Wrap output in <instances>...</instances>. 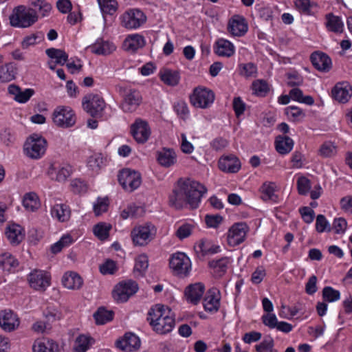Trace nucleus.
<instances>
[{
  "mask_svg": "<svg viewBox=\"0 0 352 352\" xmlns=\"http://www.w3.org/2000/svg\"><path fill=\"white\" fill-rule=\"evenodd\" d=\"M192 228V225L184 223L178 228L175 234L179 239L182 240L191 234Z\"/></svg>",
  "mask_w": 352,
  "mask_h": 352,
  "instance_id": "obj_62",
  "label": "nucleus"
},
{
  "mask_svg": "<svg viewBox=\"0 0 352 352\" xmlns=\"http://www.w3.org/2000/svg\"><path fill=\"white\" fill-rule=\"evenodd\" d=\"M50 278L47 272L40 270L32 271L28 276L30 286L32 289L41 292H44L50 286Z\"/></svg>",
  "mask_w": 352,
  "mask_h": 352,
  "instance_id": "obj_14",
  "label": "nucleus"
},
{
  "mask_svg": "<svg viewBox=\"0 0 352 352\" xmlns=\"http://www.w3.org/2000/svg\"><path fill=\"white\" fill-rule=\"evenodd\" d=\"M322 298L329 302H335L340 298V293L338 290L331 287L327 286L322 289Z\"/></svg>",
  "mask_w": 352,
  "mask_h": 352,
  "instance_id": "obj_53",
  "label": "nucleus"
},
{
  "mask_svg": "<svg viewBox=\"0 0 352 352\" xmlns=\"http://www.w3.org/2000/svg\"><path fill=\"white\" fill-rule=\"evenodd\" d=\"M18 260L10 253L5 252L0 255V267L8 272H14L19 266Z\"/></svg>",
  "mask_w": 352,
  "mask_h": 352,
  "instance_id": "obj_32",
  "label": "nucleus"
},
{
  "mask_svg": "<svg viewBox=\"0 0 352 352\" xmlns=\"http://www.w3.org/2000/svg\"><path fill=\"white\" fill-rule=\"evenodd\" d=\"M291 99L298 102L311 105L314 102V98L310 96H304L302 91L299 88H293L289 91Z\"/></svg>",
  "mask_w": 352,
  "mask_h": 352,
  "instance_id": "obj_46",
  "label": "nucleus"
},
{
  "mask_svg": "<svg viewBox=\"0 0 352 352\" xmlns=\"http://www.w3.org/2000/svg\"><path fill=\"white\" fill-rule=\"evenodd\" d=\"M111 225L104 222H100L94 226L93 231L94 234L101 241L107 239L111 230Z\"/></svg>",
  "mask_w": 352,
  "mask_h": 352,
  "instance_id": "obj_45",
  "label": "nucleus"
},
{
  "mask_svg": "<svg viewBox=\"0 0 352 352\" xmlns=\"http://www.w3.org/2000/svg\"><path fill=\"white\" fill-rule=\"evenodd\" d=\"M9 19L12 26L25 28L32 26L38 21V14L33 8L20 5L13 9Z\"/></svg>",
  "mask_w": 352,
  "mask_h": 352,
  "instance_id": "obj_3",
  "label": "nucleus"
},
{
  "mask_svg": "<svg viewBox=\"0 0 352 352\" xmlns=\"http://www.w3.org/2000/svg\"><path fill=\"white\" fill-rule=\"evenodd\" d=\"M146 45L144 37L139 34H133L128 35L124 41V47L125 50L131 52H135L138 49L142 48Z\"/></svg>",
  "mask_w": 352,
  "mask_h": 352,
  "instance_id": "obj_26",
  "label": "nucleus"
},
{
  "mask_svg": "<svg viewBox=\"0 0 352 352\" xmlns=\"http://www.w3.org/2000/svg\"><path fill=\"white\" fill-rule=\"evenodd\" d=\"M297 187L298 193L305 195L311 188L310 181L305 177H300L298 179Z\"/></svg>",
  "mask_w": 352,
  "mask_h": 352,
  "instance_id": "obj_59",
  "label": "nucleus"
},
{
  "mask_svg": "<svg viewBox=\"0 0 352 352\" xmlns=\"http://www.w3.org/2000/svg\"><path fill=\"white\" fill-rule=\"evenodd\" d=\"M206 191V187L197 181L189 178L179 179L177 187L170 196V202L177 209H181L186 205L197 208Z\"/></svg>",
  "mask_w": 352,
  "mask_h": 352,
  "instance_id": "obj_1",
  "label": "nucleus"
},
{
  "mask_svg": "<svg viewBox=\"0 0 352 352\" xmlns=\"http://www.w3.org/2000/svg\"><path fill=\"white\" fill-rule=\"evenodd\" d=\"M62 283L65 287L69 289H78L83 283L82 278L76 273H65L62 278Z\"/></svg>",
  "mask_w": 352,
  "mask_h": 352,
  "instance_id": "obj_31",
  "label": "nucleus"
},
{
  "mask_svg": "<svg viewBox=\"0 0 352 352\" xmlns=\"http://www.w3.org/2000/svg\"><path fill=\"white\" fill-rule=\"evenodd\" d=\"M248 30V24L244 17L236 15L234 16L228 23V32L235 36H243Z\"/></svg>",
  "mask_w": 352,
  "mask_h": 352,
  "instance_id": "obj_21",
  "label": "nucleus"
},
{
  "mask_svg": "<svg viewBox=\"0 0 352 352\" xmlns=\"http://www.w3.org/2000/svg\"><path fill=\"white\" fill-rule=\"evenodd\" d=\"M138 290V285L136 282L129 280L125 282L119 283L114 287L112 296L113 299L118 303L126 302L129 298L135 294Z\"/></svg>",
  "mask_w": 352,
  "mask_h": 352,
  "instance_id": "obj_11",
  "label": "nucleus"
},
{
  "mask_svg": "<svg viewBox=\"0 0 352 352\" xmlns=\"http://www.w3.org/2000/svg\"><path fill=\"white\" fill-rule=\"evenodd\" d=\"M169 265L173 274L180 278L188 276L191 270L190 260L183 252L173 254L170 259Z\"/></svg>",
  "mask_w": 352,
  "mask_h": 352,
  "instance_id": "obj_7",
  "label": "nucleus"
},
{
  "mask_svg": "<svg viewBox=\"0 0 352 352\" xmlns=\"http://www.w3.org/2000/svg\"><path fill=\"white\" fill-rule=\"evenodd\" d=\"M8 91L10 95L14 96V100L19 103H25L34 95V91L32 89H25L22 91L21 89L12 84L8 86Z\"/></svg>",
  "mask_w": 352,
  "mask_h": 352,
  "instance_id": "obj_28",
  "label": "nucleus"
},
{
  "mask_svg": "<svg viewBox=\"0 0 352 352\" xmlns=\"http://www.w3.org/2000/svg\"><path fill=\"white\" fill-rule=\"evenodd\" d=\"M252 89L257 96H263L268 92L269 87L265 80H257L253 82Z\"/></svg>",
  "mask_w": 352,
  "mask_h": 352,
  "instance_id": "obj_55",
  "label": "nucleus"
},
{
  "mask_svg": "<svg viewBox=\"0 0 352 352\" xmlns=\"http://www.w3.org/2000/svg\"><path fill=\"white\" fill-rule=\"evenodd\" d=\"M294 141L288 136H278L275 140L277 152L281 155L289 153L293 148Z\"/></svg>",
  "mask_w": 352,
  "mask_h": 352,
  "instance_id": "obj_33",
  "label": "nucleus"
},
{
  "mask_svg": "<svg viewBox=\"0 0 352 352\" xmlns=\"http://www.w3.org/2000/svg\"><path fill=\"white\" fill-rule=\"evenodd\" d=\"M285 113L290 120L299 122L305 117L303 111L296 106H289L285 109Z\"/></svg>",
  "mask_w": 352,
  "mask_h": 352,
  "instance_id": "obj_50",
  "label": "nucleus"
},
{
  "mask_svg": "<svg viewBox=\"0 0 352 352\" xmlns=\"http://www.w3.org/2000/svg\"><path fill=\"white\" fill-rule=\"evenodd\" d=\"M161 80L169 86H175L178 85L180 76L177 71H172L170 69H164L160 73Z\"/></svg>",
  "mask_w": 352,
  "mask_h": 352,
  "instance_id": "obj_41",
  "label": "nucleus"
},
{
  "mask_svg": "<svg viewBox=\"0 0 352 352\" xmlns=\"http://www.w3.org/2000/svg\"><path fill=\"white\" fill-rule=\"evenodd\" d=\"M6 236L12 244H19L24 237L22 228L17 224H12L8 227Z\"/></svg>",
  "mask_w": 352,
  "mask_h": 352,
  "instance_id": "obj_36",
  "label": "nucleus"
},
{
  "mask_svg": "<svg viewBox=\"0 0 352 352\" xmlns=\"http://www.w3.org/2000/svg\"><path fill=\"white\" fill-rule=\"evenodd\" d=\"M316 229L318 232H329L331 230L330 224L323 214H318L317 216Z\"/></svg>",
  "mask_w": 352,
  "mask_h": 352,
  "instance_id": "obj_57",
  "label": "nucleus"
},
{
  "mask_svg": "<svg viewBox=\"0 0 352 352\" xmlns=\"http://www.w3.org/2000/svg\"><path fill=\"white\" fill-rule=\"evenodd\" d=\"M157 162L164 168H169L177 163V154L173 149L163 148L157 152Z\"/></svg>",
  "mask_w": 352,
  "mask_h": 352,
  "instance_id": "obj_23",
  "label": "nucleus"
},
{
  "mask_svg": "<svg viewBox=\"0 0 352 352\" xmlns=\"http://www.w3.org/2000/svg\"><path fill=\"white\" fill-rule=\"evenodd\" d=\"M122 27L129 30H137L144 25L147 17L146 14L138 8H131L126 10L120 16Z\"/></svg>",
  "mask_w": 352,
  "mask_h": 352,
  "instance_id": "obj_5",
  "label": "nucleus"
},
{
  "mask_svg": "<svg viewBox=\"0 0 352 352\" xmlns=\"http://www.w3.org/2000/svg\"><path fill=\"white\" fill-rule=\"evenodd\" d=\"M131 134L138 143L146 142L151 135V128L146 121L137 119L131 127Z\"/></svg>",
  "mask_w": 352,
  "mask_h": 352,
  "instance_id": "obj_17",
  "label": "nucleus"
},
{
  "mask_svg": "<svg viewBox=\"0 0 352 352\" xmlns=\"http://www.w3.org/2000/svg\"><path fill=\"white\" fill-rule=\"evenodd\" d=\"M219 167L224 172L236 173L241 168V163L236 156L230 155L219 159Z\"/></svg>",
  "mask_w": 352,
  "mask_h": 352,
  "instance_id": "obj_25",
  "label": "nucleus"
},
{
  "mask_svg": "<svg viewBox=\"0 0 352 352\" xmlns=\"http://www.w3.org/2000/svg\"><path fill=\"white\" fill-rule=\"evenodd\" d=\"M87 49L98 55H107L116 50V46L109 42L98 39L94 44L88 46Z\"/></svg>",
  "mask_w": 352,
  "mask_h": 352,
  "instance_id": "obj_29",
  "label": "nucleus"
},
{
  "mask_svg": "<svg viewBox=\"0 0 352 352\" xmlns=\"http://www.w3.org/2000/svg\"><path fill=\"white\" fill-rule=\"evenodd\" d=\"M46 54L52 59H55L56 63L64 65L68 60V54L63 50L49 48L45 50Z\"/></svg>",
  "mask_w": 352,
  "mask_h": 352,
  "instance_id": "obj_42",
  "label": "nucleus"
},
{
  "mask_svg": "<svg viewBox=\"0 0 352 352\" xmlns=\"http://www.w3.org/2000/svg\"><path fill=\"white\" fill-rule=\"evenodd\" d=\"M214 100V92L205 87H198L194 89L190 96V102L196 108L207 109Z\"/></svg>",
  "mask_w": 352,
  "mask_h": 352,
  "instance_id": "obj_8",
  "label": "nucleus"
},
{
  "mask_svg": "<svg viewBox=\"0 0 352 352\" xmlns=\"http://www.w3.org/2000/svg\"><path fill=\"white\" fill-rule=\"evenodd\" d=\"M195 250L204 256L217 253L219 252V246L212 245L210 241L203 239L195 246Z\"/></svg>",
  "mask_w": 352,
  "mask_h": 352,
  "instance_id": "obj_35",
  "label": "nucleus"
},
{
  "mask_svg": "<svg viewBox=\"0 0 352 352\" xmlns=\"http://www.w3.org/2000/svg\"><path fill=\"white\" fill-rule=\"evenodd\" d=\"M256 73V67L252 63L243 64L240 66V74L246 77L254 76Z\"/></svg>",
  "mask_w": 352,
  "mask_h": 352,
  "instance_id": "obj_60",
  "label": "nucleus"
},
{
  "mask_svg": "<svg viewBox=\"0 0 352 352\" xmlns=\"http://www.w3.org/2000/svg\"><path fill=\"white\" fill-rule=\"evenodd\" d=\"M94 317L97 324H104L113 320V312L108 311L104 307H100L94 314Z\"/></svg>",
  "mask_w": 352,
  "mask_h": 352,
  "instance_id": "obj_48",
  "label": "nucleus"
},
{
  "mask_svg": "<svg viewBox=\"0 0 352 352\" xmlns=\"http://www.w3.org/2000/svg\"><path fill=\"white\" fill-rule=\"evenodd\" d=\"M228 263V258L225 257L216 261L213 260L209 263V265L219 276H222L226 272Z\"/></svg>",
  "mask_w": 352,
  "mask_h": 352,
  "instance_id": "obj_52",
  "label": "nucleus"
},
{
  "mask_svg": "<svg viewBox=\"0 0 352 352\" xmlns=\"http://www.w3.org/2000/svg\"><path fill=\"white\" fill-rule=\"evenodd\" d=\"M276 185L273 182H265L261 187V198L264 201L276 202L277 195L274 193Z\"/></svg>",
  "mask_w": 352,
  "mask_h": 352,
  "instance_id": "obj_40",
  "label": "nucleus"
},
{
  "mask_svg": "<svg viewBox=\"0 0 352 352\" xmlns=\"http://www.w3.org/2000/svg\"><path fill=\"white\" fill-rule=\"evenodd\" d=\"M204 309L210 313L217 312L220 306V293L216 288L210 289L203 302Z\"/></svg>",
  "mask_w": 352,
  "mask_h": 352,
  "instance_id": "obj_22",
  "label": "nucleus"
},
{
  "mask_svg": "<svg viewBox=\"0 0 352 352\" xmlns=\"http://www.w3.org/2000/svg\"><path fill=\"white\" fill-rule=\"evenodd\" d=\"M287 84L289 87L299 86L302 84V77L296 72L287 74Z\"/></svg>",
  "mask_w": 352,
  "mask_h": 352,
  "instance_id": "obj_61",
  "label": "nucleus"
},
{
  "mask_svg": "<svg viewBox=\"0 0 352 352\" xmlns=\"http://www.w3.org/2000/svg\"><path fill=\"white\" fill-rule=\"evenodd\" d=\"M155 234L154 226L147 223L133 229L131 237L135 245H145L153 238Z\"/></svg>",
  "mask_w": 352,
  "mask_h": 352,
  "instance_id": "obj_13",
  "label": "nucleus"
},
{
  "mask_svg": "<svg viewBox=\"0 0 352 352\" xmlns=\"http://www.w3.org/2000/svg\"><path fill=\"white\" fill-rule=\"evenodd\" d=\"M214 52L220 56L230 57L234 54V46L229 41L219 38L214 46Z\"/></svg>",
  "mask_w": 352,
  "mask_h": 352,
  "instance_id": "obj_30",
  "label": "nucleus"
},
{
  "mask_svg": "<svg viewBox=\"0 0 352 352\" xmlns=\"http://www.w3.org/2000/svg\"><path fill=\"white\" fill-rule=\"evenodd\" d=\"M19 324V317L12 310L4 309L0 311V327L3 331H13L18 328Z\"/></svg>",
  "mask_w": 352,
  "mask_h": 352,
  "instance_id": "obj_18",
  "label": "nucleus"
},
{
  "mask_svg": "<svg viewBox=\"0 0 352 352\" xmlns=\"http://www.w3.org/2000/svg\"><path fill=\"white\" fill-rule=\"evenodd\" d=\"M52 216L56 218L59 221L64 222L70 217L69 207L65 204H56L51 210Z\"/></svg>",
  "mask_w": 352,
  "mask_h": 352,
  "instance_id": "obj_39",
  "label": "nucleus"
},
{
  "mask_svg": "<svg viewBox=\"0 0 352 352\" xmlns=\"http://www.w3.org/2000/svg\"><path fill=\"white\" fill-rule=\"evenodd\" d=\"M326 26L328 30L333 32H342L343 30V23L340 18L334 16L332 14H329L326 16Z\"/></svg>",
  "mask_w": 352,
  "mask_h": 352,
  "instance_id": "obj_43",
  "label": "nucleus"
},
{
  "mask_svg": "<svg viewBox=\"0 0 352 352\" xmlns=\"http://www.w3.org/2000/svg\"><path fill=\"white\" fill-rule=\"evenodd\" d=\"M16 67L12 63L0 66V83L8 82L15 78Z\"/></svg>",
  "mask_w": 352,
  "mask_h": 352,
  "instance_id": "obj_34",
  "label": "nucleus"
},
{
  "mask_svg": "<svg viewBox=\"0 0 352 352\" xmlns=\"http://www.w3.org/2000/svg\"><path fill=\"white\" fill-rule=\"evenodd\" d=\"M274 340L271 337L265 338L259 344L256 345L257 352H270L274 349Z\"/></svg>",
  "mask_w": 352,
  "mask_h": 352,
  "instance_id": "obj_58",
  "label": "nucleus"
},
{
  "mask_svg": "<svg viewBox=\"0 0 352 352\" xmlns=\"http://www.w3.org/2000/svg\"><path fill=\"white\" fill-rule=\"evenodd\" d=\"M46 140L37 134H33L25 142L24 144V153L30 158L39 159L46 150Z\"/></svg>",
  "mask_w": 352,
  "mask_h": 352,
  "instance_id": "obj_6",
  "label": "nucleus"
},
{
  "mask_svg": "<svg viewBox=\"0 0 352 352\" xmlns=\"http://www.w3.org/2000/svg\"><path fill=\"white\" fill-rule=\"evenodd\" d=\"M30 8L36 10L38 16L45 17L49 15L52 10V5L46 0H30Z\"/></svg>",
  "mask_w": 352,
  "mask_h": 352,
  "instance_id": "obj_37",
  "label": "nucleus"
},
{
  "mask_svg": "<svg viewBox=\"0 0 352 352\" xmlns=\"http://www.w3.org/2000/svg\"><path fill=\"white\" fill-rule=\"evenodd\" d=\"M54 124L60 127L69 128L76 123V116L74 111L69 107H57L52 114Z\"/></svg>",
  "mask_w": 352,
  "mask_h": 352,
  "instance_id": "obj_9",
  "label": "nucleus"
},
{
  "mask_svg": "<svg viewBox=\"0 0 352 352\" xmlns=\"http://www.w3.org/2000/svg\"><path fill=\"white\" fill-rule=\"evenodd\" d=\"M72 173V167L66 163L53 162L50 164L47 174L52 179L63 182L67 180Z\"/></svg>",
  "mask_w": 352,
  "mask_h": 352,
  "instance_id": "obj_16",
  "label": "nucleus"
},
{
  "mask_svg": "<svg viewBox=\"0 0 352 352\" xmlns=\"http://www.w3.org/2000/svg\"><path fill=\"white\" fill-rule=\"evenodd\" d=\"M331 93L336 100L345 103L352 96V87L347 82H338L333 88Z\"/></svg>",
  "mask_w": 352,
  "mask_h": 352,
  "instance_id": "obj_20",
  "label": "nucleus"
},
{
  "mask_svg": "<svg viewBox=\"0 0 352 352\" xmlns=\"http://www.w3.org/2000/svg\"><path fill=\"white\" fill-rule=\"evenodd\" d=\"M57 350V345L49 340L36 341L33 345L34 352H56Z\"/></svg>",
  "mask_w": 352,
  "mask_h": 352,
  "instance_id": "obj_51",
  "label": "nucleus"
},
{
  "mask_svg": "<svg viewBox=\"0 0 352 352\" xmlns=\"http://www.w3.org/2000/svg\"><path fill=\"white\" fill-rule=\"evenodd\" d=\"M118 177L120 184L128 192L137 189L142 182L140 173L129 168L120 171Z\"/></svg>",
  "mask_w": 352,
  "mask_h": 352,
  "instance_id": "obj_10",
  "label": "nucleus"
},
{
  "mask_svg": "<svg viewBox=\"0 0 352 352\" xmlns=\"http://www.w3.org/2000/svg\"><path fill=\"white\" fill-rule=\"evenodd\" d=\"M116 89L122 98L120 107L124 113L134 112L141 104L142 96L138 90L120 85H117Z\"/></svg>",
  "mask_w": 352,
  "mask_h": 352,
  "instance_id": "obj_4",
  "label": "nucleus"
},
{
  "mask_svg": "<svg viewBox=\"0 0 352 352\" xmlns=\"http://www.w3.org/2000/svg\"><path fill=\"white\" fill-rule=\"evenodd\" d=\"M104 164V158L101 154L97 153L89 157L88 166L94 171L98 172Z\"/></svg>",
  "mask_w": 352,
  "mask_h": 352,
  "instance_id": "obj_54",
  "label": "nucleus"
},
{
  "mask_svg": "<svg viewBox=\"0 0 352 352\" xmlns=\"http://www.w3.org/2000/svg\"><path fill=\"white\" fill-rule=\"evenodd\" d=\"M148 267V259L146 254H140L135 258L134 272L143 276Z\"/></svg>",
  "mask_w": 352,
  "mask_h": 352,
  "instance_id": "obj_47",
  "label": "nucleus"
},
{
  "mask_svg": "<svg viewBox=\"0 0 352 352\" xmlns=\"http://www.w3.org/2000/svg\"><path fill=\"white\" fill-rule=\"evenodd\" d=\"M105 106L104 100L98 94H89L82 99L84 110L92 117L100 116Z\"/></svg>",
  "mask_w": 352,
  "mask_h": 352,
  "instance_id": "obj_12",
  "label": "nucleus"
},
{
  "mask_svg": "<svg viewBox=\"0 0 352 352\" xmlns=\"http://www.w3.org/2000/svg\"><path fill=\"white\" fill-rule=\"evenodd\" d=\"M93 343L91 337L84 334L79 335L75 340L74 352H86Z\"/></svg>",
  "mask_w": 352,
  "mask_h": 352,
  "instance_id": "obj_38",
  "label": "nucleus"
},
{
  "mask_svg": "<svg viewBox=\"0 0 352 352\" xmlns=\"http://www.w3.org/2000/svg\"><path fill=\"white\" fill-rule=\"evenodd\" d=\"M141 341L138 336L133 333H126L122 339L116 342L118 348L126 352H132L139 349Z\"/></svg>",
  "mask_w": 352,
  "mask_h": 352,
  "instance_id": "obj_19",
  "label": "nucleus"
},
{
  "mask_svg": "<svg viewBox=\"0 0 352 352\" xmlns=\"http://www.w3.org/2000/svg\"><path fill=\"white\" fill-rule=\"evenodd\" d=\"M147 320L154 331L158 334L170 333L175 325L172 310L163 305L153 306L148 312Z\"/></svg>",
  "mask_w": 352,
  "mask_h": 352,
  "instance_id": "obj_2",
  "label": "nucleus"
},
{
  "mask_svg": "<svg viewBox=\"0 0 352 352\" xmlns=\"http://www.w3.org/2000/svg\"><path fill=\"white\" fill-rule=\"evenodd\" d=\"M23 204L25 209L30 212L35 211L40 206L38 197L34 192L28 193L25 195Z\"/></svg>",
  "mask_w": 352,
  "mask_h": 352,
  "instance_id": "obj_44",
  "label": "nucleus"
},
{
  "mask_svg": "<svg viewBox=\"0 0 352 352\" xmlns=\"http://www.w3.org/2000/svg\"><path fill=\"white\" fill-rule=\"evenodd\" d=\"M347 227V223L345 219L342 217L336 218L333 222L332 228L336 234H342Z\"/></svg>",
  "mask_w": 352,
  "mask_h": 352,
  "instance_id": "obj_63",
  "label": "nucleus"
},
{
  "mask_svg": "<svg viewBox=\"0 0 352 352\" xmlns=\"http://www.w3.org/2000/svg\"><path fill=\"white\" fill-rule=\"evenodd\" d=\"M320 155L324 157H331L336 154V147L331 142H327L322 144L320 148Z\"/></svg>",
  "mask_w": 352,
  "mask_h": 352,
  "instance_id": "obj_56",
  "label": "nucleus"
},
{
  "mask_svg": "<svg viewBox=\"0 0 352 352\" xmlns=\"http://www.w3.org/2000/svg\"><path fill=\"white\" fill-rule=\"evenodd\" d=\"M248 226L245 223H234L228 233V242L231 246H236L244 241Z\"/></svg>",
  "mask_w": 352,
  "mask_h": 352,
  "instance_id": "obj_15",
  "label": "nucleus"
},
{
  "mask_svg": "<svg viewBox=\"0 0 352 352\" xmlns=\"http://www.w3.org/2000/svg\"><path fill=\"white\" fill-rule=\"evenodd\" d=\"M103 14L113 15L118 9L116 0H97Z\"/></svg>",
  "mask_w": 352,
  "mask_h": 352,
  "instance_id": "obj_49",
  "label": "nucleus"
},
{
  "mask_svg": "<svg viewBox=\"0 0 352 352\" xmlns=\"http://www.w3.org/2000/svg\"><path fill=\"white\" fill-rule=\"evenodd\" d=\"M311 61L313 65L319 71L327 72L331 67V60L325 54L314 52L311 55Z\"/></svg>",
  "mask_w": 352,
  "mask_h": 352,
  "instance_id": "obj_27",
  "label": "nucleus"
},
{
  "mask_svg": "<svg viewBox=\"0 0 352 352\" xmlns=\"http://www.w3.org/2000/svg\"><path fill=\"white\" fill-rule=\"evenodd\" d=\"M204 290L205 287L201 283L190 285L185 290V296L187 300L194 305H197L201 300Z\"/></svg>",
  "mask_w": 352,
  "mask_h": 352,
  "instance_id": "obj_24",
  "label": "nucleus"
},
{
  "mask_svg": "<svg viewBox=\"0 0 352 352\" xmlns=\"http://www.w3.org/2000/svg\"><path fill=\"white\" fill-rule=\"evenodd\" d=\"M295 6L296 8L301 12L309 14L312 4L309 0H295Z\"/></svg>",
  "mask_w": 352,
  "mask_h": 352,
  "instance_id": "obj_64",
  "label": "nucleus"
}]
</instances>
